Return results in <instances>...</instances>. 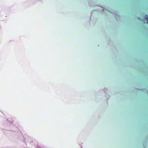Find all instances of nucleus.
Listing matches in <instances>:
<instances>
[{
    "mask_svg": "<svg viewBox=\"0 0 148 148\" xmlns=\"http://www.w3.org/2000/svg\"><path fill=\"white\" fill-rule=\"evenodd\" d=\"M144 18L145 20L147 21V23L148 24V16L147 15H145Z\"/></svg>",
    "mask_w": 148,
    "mask_h": 148,
    "instance_id": "nucleus-1",
    "label": "nucleus"
},
{
    "mask_svg": "<svg viewBox=\"0 0 148 148\" xmlns=\"http://www.w3.org/2000/svg\"><path fill=\"white\" fill-rule=\"evenodd\" d=\"M38 148H41V147H38Z\"/></svg>",
    "mask_w": 148,
    "mask_h": 148,
    "instance_id": "nucleus-2",
    "label": "nucleus"
}]
</instances>
